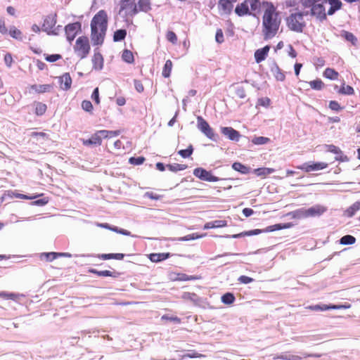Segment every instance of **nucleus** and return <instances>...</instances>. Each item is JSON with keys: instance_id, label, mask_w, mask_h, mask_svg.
<instances>
[{"instance_id": "nucleus-1", "label": "nucleus", "mask_w": 360, "mask_h": 360, "mask_svg": "<svg viewBox=\"0 0 360 360\" xmlns=\"http://www.w3.org/2000/svg\"><path fill=\"white\" fill-rule=\"evenodd\" d=\"M301 4L304 8H309L303 13L298 12L290 15L286 18V22L288 28L296 32H302L305 27V22L303 19L304 15L311 14L316 16L320 20L326 18V9L323 6L326 0H300Z\"/></svg>"}, {"instance_id": "nucleus-2", "label": "nucleus", "mask_w": 360, "mask_h": 360, "mask_svg": "<svg viewBox=\"0 0 360 360\" xmlns=\"http://www.w3.org/2000/svg\"><path fill=\"white\" fill-rule=\"evenodd\" d=\"M108 27V15L99 11L91 21V39L94 46L103 44Z\"/></svg>"}, {"instance_id": "nucleus-3", "label": "nucleus", "mask_w": 360, "mask_h": 360, "mask_svg": "<svg viewBox=\"0 0 360 360\" xmlns=\"http://www.w3.org/2000/svg\"><path fill=\"white\" fill-rule=\"evenodd\" d=\"M281 21L278 20L277 14L275 13V8L273 5L269 6L263 16V32L265 39L274 37L279 28Z\"/></svg>"}, {"instance_id": "nucleus-4", "label": "nucleus", "mask_w": 360, "mask_h": 360, "mask_svg": "<svg viewBox=\"0 0 360 360\" xmlns=\"http://www.w3.org/2000/svg\"><path fill=\"white\" fill-rule=\"evenodd\" d=\"M198 129L203 133L208 139L217 141L218 135L215 134L214 129L210 126L208 122L201 116L197 117Z\"/></svg>"}, {"instance_id": "nucleus-5", "label": "nucleus", "mask_w": 360, "mask_h": 360, "mask_svg": "<svg viewBox=\"0 0 360 360\" xmlns=\"http://www.w3.org/2000/svg\"><path fill=\"white\" fill-rule=\"evenodd\" d=\"M56 23V14H50L47 15L42 25V30L48 34H58V31L61 26L58 25L56 29H53Z\"/></svg>"}, {"instance_id": "nucleus-6", "label": "nucleus", "mask_w": 360, "mask_h": 360, "mask_svg": "<svg viewBox=\"0 0 360 360\" xmlns=\"http://www.w3.org/2000/svg\"><path fill=\"white\" fill-rule=\"evenodd\" d=\"M137 1L138 0H122L120 13H121L122 11H124V14L127 16H134L137 14Z\"/></svg>"}, {"instance_id": "nucleus-7", "label": "nucleus", "mask_w": 360, "mask_h": 360, "mask_svg": "<svg viewBox=\"0 0 360 360\" xmlns=\"http://www.w3.org/2000/svg\"><path fill=\"white\" fill-rule=\"evenodd\" d=\"M328 166V164L324 162H305L302 165H299L297 167V169H301L305 172H310L314 171H319L326 169Z\"/></svg>"}, {"instance_id": "nucleus-8", "label": "nucleus", "mask_w": 360, "mask_h": 360, "mask_svg": "<svg viewBox=\"0 0 360 360\" xmlns=\"http://www.w3.org/2000/svg\"><path fill=\"white\" fill-rule=\"evenodd\" d=\"M75 49L79 56L84 57L90 50L88 38L86 37H79L76 41Z\"/></svg>"}, {"instance_id": "nucleus-9", "label": "nucleus", "mask_w": 360, "mask_h": 360, "mask_svg": "<svg viewBox=\"0 0 360 360\" xmlns=\"http://www.w3.org/2000/svg\"><path fill=\"white\" fill-rule=\"evenodd\" d=\"M193 174L200 179L209 182H215L219 180V177L213 176L210 172L201 167L195 168L193 170Z\"/></svg>"}, {"instance_id": "nucleus-10", "label": "nucleus", "mask_w": 360, "mask_h": 360, "mask_svg": "<svg viewBox=\"0 0 360 360\" xmlns=\"http://www.w3.org/2000/svg\"><path fill=\"white\" fill-rule=\"evenodd\" d=\"M351 307L349 304H316L307 307V309L311 311H326L328 309H342Z\"/></svg>"}, {"instance_id": "nucleus-11", "label": "nucleus", "mask_w": 360, "mask_h": 360, "mask_svg": "<svg viewBox=\"0 0 360 360\" xmlns=\"http://www.w3.org/2000/svg\"><path fill=\"white\" fill-rule=\"evenodd\" d=\"M79 30H81V23L79 22L66 25L65 31L68 41L72 42Z\"/></svg>"}, {"instance_id": "nucleus-12", "label": "nucleus", "mask_w": 360, "mask_h": 360, "mask_svg": "<svg viewBox=\"0 0 360 360\" xmlns=\"http://www.w3.org/2000/svg\"><path fill=\"white\" fill-rule=\"evenodd\" d=\"M53 89V84H32L29 86V93L44 94L50 92Z\"/></svg>"}, {"instance_id": "nucleus-13", "label": "nucleus", "mask_w": 360, "mask_h": 360, "mask_svg": "<svg viewBox=\"0 0 360 360\" xmlns=\"http://www.w3.org/2000/svg\"><path fill=\"white\" fill-rule=\"evenodd\" d=\"M63 257H70L71 254L68 252H43L41 254L40 257L45 258L46 261L47 262H52L54 259Z\"/></svg>"}, {"instance_id": "nucleus-14", "label": "nucleus", "mask_w": 360, "mask_h": 360, "mask_svg": "<svg viewBox=\"0 0 360 360\" xmlns=\"http://www.w3.org/2000/svg\"><path fill=\"white\" fill-rule=\"evenodd\" d=\"M221 131L224 136H227L231 141H238L239 139V132L232 127H222Z\"/></svg>"}, {"instance_id": "nucleus-15", "label": "nucleus", "mask_w": 360, "mask_h": 360, "mask_svg": "<svg viewBox=\"0 0 360 360\" xmlns=\"http://www.w3.org/2000/svg\"><path fill=\"white\" fill-rule=\"evenodd\" d=\"M305 210L307 218H308L321 215L326 211V208L321 205H316L309 209H305Z\"/></svg>"}, {"instance_id": "nucleus-16", "label": "nucleus", "mask_w": 360, "mask_h": 360, "mask_svg": "<svg viewBox=\"0 0 360 360\" xmlns=\"http://www.w3.org/2000/svg\"><path fill=\"white\" fill-rule=\"evenodd\" d=\"M82 143L84 146H90V145L100 146V145H101L102 139L100 135V133H98V131H97L96 133H94L89 139L82 140Z\"/></svg>"}, {"instance_id": "nucleus-17", "label": "nucleus", "mask_w": 360, "mask_h": 360, "mask_svg": "<svg viewBox=\"0 0 360 360\" xmlns=\"http://www.w3.org/2000/svg\"><path fill=\"white\" fill-rule=\"evenodd\" d=\"M60 88L63 90H68L71 88L72 79L69 73H65L59 77Z\"/></svg>"}, {"instance_id": "nucleus-18", "label": "nucleus", "mask_w": 360, "mask_h": 360, "mask_svg": "<svg viewBox=\"0 0 360 360\" xmlns=\"http://www.w3.org/2000/svg\"><path fill=\"white\" fill-rule=\"evenodd\" d=\"M270 49L269 46H265L264 47L257 49L255 53V58L257 63L264 60L268 54Z\"/></svg>"}, {"instance_id": "nucleus-19", "label": "nucleus", "mask_w": 360, "mask_h": 360, "mask_svg": "<svg viewBox=\"0 0 360 360\" xmlns=\"http://www.w3.org/2000/svg\"><path fill=\"white\" fill-rule=\"evenodd\" d=\"M227 226L226 220H216L214 221L207 222L204 225V229H210L214 228H222Z\"/></svg>"}, {"instance_id": "nucleus-20", "label": "nucleus", "mask_w": 360, "mask_h": 360, "mask_svg": "<svg viewBox=\"0 0 360 360\" xmlns=\"http://www.w3.org/2000/svg\"><path fill=\"white\" fill-rule=\"evenodd\" d=\"M170 257L169 252L167 253H152L149 255V259L153 262H160L164 261Z\"/></svg>"}, {"instance_id": "nucleus-21", "label": "nucleus", "mask_w": 360, "mask_h": 360, "mask_svg": "<svg viewBox=\"0 0 360 360\" xmlns=\"http://www.w3.org/2000/svg\"><path fill=\"white\" fill-rule=\"evenodd\" d=\"M235 12L239 16H243L246 14H250L248 4L247 3V0H245L243 3L238 5L235 9Z\"/></svg>"}, {"instance_id": "nucleus-22", "label": "nucleus", "mask_w": 360, "mask_h": 360, "mask_svg": "<svg viewBox=\"0 0 360 360\" xmlns=\"http://www.w3.org/2000/svg\"><path fill=\"white\" fill-rule=\"evenodd\" d=\"M232 88L237 98L243 99L246 97V91L242 85L238 84H233Z\"/></svg>"}, {"instance_id": "nucleus-23", "label": "nucleus", "mask_w": 360, "mask_h": 360, "mask_svg": "<svg viewBox=\"0 0 360 360\" xmlns=\"http://www.w3.org/2000/svg\"><path fill=\"white\" fill-rule=\"evenodd\" d=\"M232 168L243 174H247L250 173V168L239 162H236L232 165Z\"/></svg>"}, {"instance_id": "nucleus-24", "label": "nucleus", "mask_w": 360, "mask_h": 360, "mask_svg": "<svg viewBox=\"0 0 360 360\" xmlns=\"http://www.w3.org/2000/svg\"><path fill=\"white\" fill-rule=\"evenodd\" d=\"M98 257L101 259H117V260H122L124 257V255L122 253H110V254H101L98 255Z\"/></svg>"}, {"instance_id": "nucleus-25", "label": "nucleus", "mask_w": 360, "mask_h": 360, "mask_svg": "<svg viewBox=\"0 0 360 360\" xmlns=\"http://www.w3.org/2000/svg\"><path fill=\"white\" fill-rule=\"evenodd\" d=\"M253 172L257 176H262V177L264 178L266 176H268V175L272 174L273 172H274V169H273V168H267V167H261V168L255 169L253 170Z\"/></svg>"}, {"instance_id": "nucleus-26", "label": "nucleus", "mask_w": 360, "mask_h": 360, "mask_svg": "<svg viewBox=\"0 0 360 360\" xmlns=\"http://www.w3.org/2000/svg\"><path fill=\"white\" fill-rule=\"evenodd\" d=\"M219 7L224 11V13H229L233 8V4L229 0H219Z\"/></svg>"}, {"instance_id": "nucleus-27", "label": "nucleus", "mask_w": 360, "mask_h": 360, "mask_svg": "<svg viewBox=\"0 0 360 360\" xmlns=\"http://www.w3.org/2000/svg\"><path fill=\"white\" fill-rule=\"evenodd\" d=\"M89 273L94 274L97 275L98 276H110V277H116L115 271H110L109 270L104 271H98L95 269H89L88 270Z\"/></svg>"}, {"instance_id": "nucleus-28", "label": "nucleus", "mask_w": 360, "mask_h": 360, "mask_svg": "<svg viewBox=\"0 0 360 360\" xmlns=\"http://www.w3.org/2000/svg\"><path fill=\"white\" fill-rule=\"evenodd\" d=\"M138 13L139 11L148 12L150 10V0H138L137 1Z\"/></svg>"}, {"instance_id": "nucleus-29", "label": "nucleus", "mask_w": 360, "mask_h": 360, "mask_svg": "<svg viewBox=\"0 0 360 360\" xmlns=\"http://www.w3.org/2000/svg\"><path fill=\"white\" fill-rule=\"evenodd\" d=\"M326 150L328 152L334 153L335 155H340V157H335L336 160L343 161L344 160L342 158V151L336 146L330 144L326 146Z\"/></svg>"}, {"instance_id": "nucleus-30", "label": "nucleus", "mask_w": 360, "mask_h": 360, "mask_svg": "<svg viewBox=\"0 0 360 360\" xmlns=\"http://www.w3.org/2000/svg\"><path fill=\"white\" fill-rule=\"evenodd\" d=\"M200 278V277L198 276H188L186 274L179 273L176 274V277L174 280L179 281H188L198 280Z\"/></svg>"}, {"instance_id": "nucleus-31", "label": "nucleus", "mask_w": 360, "mask_h": 360, "mask_svg": "<svg viewBox=\"0 0 360 360\" xmlns=\"http://www.w3.org/2000/svg\"><path fill=\"white\" fill-rule=\"evenodd\" d=\"M98 133L101 136V139H110L112 137L117 136L120 134L121 131L120 130L115 131H108V130H99Z\"/></svg>"}, {"instance_id": "nucleus-32", "label": "nucleus", "mask_w": 360, "mask_h": 360, "mask_svg": "<svg viewBox=\"0 0 360 360\" xmlns=\"http://www.w3.org/2000/svg\"><path fill=\"white\" fill-rule=\"evenodd\" d=\"M341 36L347 41L351 42L354 46H355L357 43V38L352 32L342 31Z\"/></svg>"}, {"instance_id": "nucleus-33", "label": "nucleus", "mask_w": 360, "mask_h": 360, "mask_svg": "<svg viewBox=\"0 0 360 360\" xmlns=\"http://www.w3.org/2000/svg\"><path fill=\"white\" fill-rule=\"evenodd\" d=\"M127 35V31L124 29L116 30L113 34L114 41H121L124 39Z\"/></svg>"}, {"instance_id": "nucleus-34", "label": "nucleus", "mask_w": 360, "mask_h": 360, "mask_svg": "<svg viewBox=\"0 0 360 360\" xmlns=\"http://www.w3.org/2000/svg\"><path fill=\"white\" fill-rule=\"evenodd\" d=\"M288 215L291 216L294 219H302L307 218L305 209H298L288 213Z\"/></svg>"}, {"instance_id": "nucleus-35", "label": "nucleus", "mask_w": 360, "mask_h": 360, "mask_svg": "<svg viewBox=\"0 0 360 360\" xmlns=\"http://www.w3.org/2000/svg\"><path fill=\"white\" fill-rule=\"evenodd\" d=\"M235 301V297L233 293L226 292L221 297V302L226 304H231Z\"/></svg>"}, {"instance_id": "nucleus-36", "label": "nucleus", "mask_w": 360, "mask_h": 360, "mask_svg": "<svg viewBox=\"0 0 360 360\" xmlns=\"http://www.w3.org/2000/svg\"><path fill=\"white\" fill-rule=\"evenodd\" d=\"M323 75L328 79L334 80L338 79L339 74L335 69H326Z\"/></svg>"}, {"instance_id": "nucleus-37", "label": "nucleus", "mask_w": 360, "mask_h": 360, "mask_svg": "<svg viewBox=\"0 0 360 360\" xmlns=\"http://www.w3.org/2000/svg\"><path fill=\"white\" fill-rule=\"evenodd\" d=\"M47 109V106L46 104L38 102L35 105V113L37 115H44Z\"/></svg>"}, {"instance_id": "nucleus-38", "label": "nucleus", "mask_w": 360, "mask_h": 360, "mask_svg": "<svg viewBox=\"0 0 360 360\" xmlns=\"http://www.w3.org/2000/svg\"><path fill=\"white\" fill-rule=\"evenodd\" d=\"M290 226H291V225L290 224H274V225L268 226L266 229V231H274L281 230L283 229H288V228H290Z\"/></svg>"}, {"instance_id": "nucleus-39", "label": "nucleus", "mask_w": 360, "mask_h": 360, "mask_svg": "<svg viewBox=\"0 0 360 360\" xmlns=\"http://www.w3.org/2000/svg\"><path fill=\"white\" fill-rule=\"evenodd\" d=\"M270 141V139L264 136H255L252 143L255 145H264Z\"/></svg>"}, {"instance_id": "nucleus-40", "label": "nucleus", "mask_w": 360, "mask_h": 360, "mask_svg": "<svg viewBox=\"0 0 360 360\" xmlns=\"http://www.w3.org/2000/svg\"><path fill=\"white\" fill-rule=\"evenodd\" d=\"M356 242V238L351 235H346L341 238L340 243L342 245H352Z\"/></svg>"}, {"instance_id": "nucleus-41", "label": "nucleus", "mask_w": 360, "mask_h": 360, "mask_svg": "<svg viewBox=\"0 0 360 360\" xmlns=\"http://www.w3.org/2000/svg\"><path fill=\"white\" fill-rule=\"evenodd\" d=\"M193 152V146L191 144L188 146V148L186 149L179 150L178 153L183 158H187L192 155Z\"/></svg>"}, {"instance_id": "nucleus-42", "label": "nucleus", "mask_w": 360, "mask_h": 360, "mask_svg": "<svg viewBox=\"0 0 360 360\" xmlns=\"http://www.w3.org/2000/svg\"><path fill=\"white\" fill-rule=\"evenodd\" d=\"M0 297L6 300H17L19 297V295L13 292H6L2 291L0 292Z\"/></svg>"}, {"instance_id": "nucleus-43", "label": "nucleus", "mask_w": 360, "mask_h": 360, "mask_svg": "<svg viewBox=\"0 0 360 360\" xmlns=\"http://www.w3.org/2000/svg\"><path fill=\"white\" fill-rule=\"evenodd\" d=\"M360 210V202H356L352 205H351L347 210V213L348 216L352 217L353 216L356 212Z\"/></svg>"}, {"instance_id": "nucleus-44", "label": "nucleus", "mask_w": 360, "mask_h": 360, "mask_svg": "<svg viewBox=\"0 0 360 360\" xmlns=\"http://www.w3.org/2000/svg\"><path fill=\"white\" fill-rule=\"evenodd\" d=\"M122 58L123 60L128 63H131L134 61V55L132 52L127 49L123 51Z\"/></svg>"}, {"instance_id": "nucleus-45", "label": "nucleus", "mask_w": 360, "mask_h": 360, "mask_svg": "<svg viewBox=\"0 0 360 360\" xmlns=\"http://www.w3.org/2000/svg\"><path fill=\"white\" fill-rule=\"evenodd\" d=\"M309 84L311 88L315 90H321L324 86L323 82L319 79L311 81Z\"/></svg>"}, {"instance_id": "nucleus-46", "label": "nucleus", "mask_w": 360, "mask_h": 360, "mask_svg": "<svg viewBox=\"0 0 360 360\" xmlns=\"http://www.w3.org/2000/svg\"><path fill=\"white\" fill-rule=\"evenodd\" d=\"M167 168L172 171V172H177V171H180V170H184L185 169H186L187 166L186 165H182V164H177V163H175V164H173V165H167Z\"/></svg>"}, {"instance_id": "nucleus-47", "label": "nucleus", "mask_w": 360, "mask_h": 360, "mask_svg": "<svg viewBox=\"0 0 360 360\" xmlns=\"http://www.w3.org/2000/svg\"><path fill=\"white\" fill-rule=\"evenodd\" d=\"M274 359H279L283 360H301L302 358L297 355L285 354L274 357Z\"/></svg>"}, {"instance_id": "nucleus-48", "label": "nucleus", "mask_w": 360, "mask_h": 360, "mask_svg": "<svg viewBox=\"0 0 360 360\" xmlns=\"http://www.w3.org/2000/svg\"><path fill=\"white\" fill-rule=\"evenodd\" d=\"M262 232L261 229H255L249 231H245L243 233H240L239 234H236L233 236V238H238L240 236H252V235H257Z\"/></svg>"}, {"instance_id": "nucleus-49", "label": "nucleus", "mask_w": 360, "mask_h": 360, "mask_svg": "<svg viewBox=\"0 0 360 360\" xmlns=\"http://www.w3.org/2000/svg\"><path fill=\"white\" fill-rule=\"evenodd\" d=\"M9 34L13 38L21 39L22 32L14 26L10 27Z\"/></svg>"}, {"instance_id": "nucleus-50", "label": "nucleus", "mask_w": 360, "mask_h": 360, "mask_svg": "<svg viewBox=\"0 0 360 360\" xmlns=\"http://www.w3.org/2000/svg\"><path fill=\"white\" fill-rule=\"evenodd\" d=\"M271 100L268 97L260 98L257 100V106L267 108L270 105Z\"/></svg>"}, {"instance_id": "nucleus-51", "label": "nucleus", "mask_w": 360, "mask_h": 360, "mask_svg": "<svg viewBox=\"0 0 360 360\" xmlns=\"http://www.w3.org/2000/svg\"><path fill=\"white\" fill-rule=\"evenodd\" d=\"M272 72L278 81H283L285 79V75L281 71V69H272Z\"/></svg>"}, {"instance_id": "nucleus-52", "label": "nucleus", "mask_w": 360, "mask_h": 360, "mask_svg": "<svg viewBox=\"0 0 360 360\" xmlns=\"http://www.w3.org/2000/svg\"><path fill=\"white\" fill-rule=\"evenodd\" d=\"M82 108L84 110L86 111V112H91L93 111V105L92 103H91V101H87V100H85V101H83L82 103Z\"/></svg>"}, {"instance_id": "nucleus-53", "label": "nucleus", "mask_w": 360, "mask_h": 360, "mask_svg": "<svg viewBox=\"0 0 360 360\" xmlns=\"http://www.w3.org/2000/svg\"><path fill=\"white\" fill-rule=\"evenodd\" d=\"M248 7L250 6L252 11H257L260 6V2L259 0H247Z\"/></svg>"}, {"instance_id": "nucleus-54", "label": "nucleus", "mask_w": 360, "mask_h": 360, "mask_svg": "<svg viewBox=\"0 0 360 360\" xmlns=\"http://www.w3.org/2000/svg\"><path fill=\"white\" fill-rule=\"evenodd\" d=\"M167 39L172 43L173 44H176L177 42V37L176 34L172 31H168L166 34Z\"/></svg>"}, {"instance_id": "nucleus-55", "label": "nucleus", "mask_w": 360, "mask_h": 360, "mask_svg": "<svg viewBox=\"0 0 360 360\" xmlns=\"http://www.w3.org/2000/svg\"><path fill=\"white\" fill-rule=\"evenodd\" d=\"M129 162L134 165H139L143 163L145 161V158L143 157H138V158H130Z\"/></svg>"}, {"instance_id": "nucleus-56", "label": "nucleus", "mask_w": 360, "mask_h": 360, "mask_svg": "<svg viewBox=\"0 0 360 360\" xmlns=\"http://www.w3.org/2000/svg\"><path fill=\"white\" fill-rule=\"evenodd\" d=\"M145 196L152 200H160L162 195H158L154 192L148 191L145 193Z\"/></svg>"}, {"instance_id": "nucleus-57", "label": "nucleus", "mask_w": 360, "mask_h": 360, "mask_svg": "<svg viewBox=\"0 0 360 360\" xmlns=\"http://www.w3.org/2000/svg\"><path fill=\"white\" fill-rule=\"evenodd\" d=\"M340 92L343 94L352 95L354 94V89L350 86H342Z\"/></svg>"}, {"instance_id": "nucleus-58", "label": "nucleus", "mask_w": 360, "mask_h": 360, "mask_svg": "<svg viewBox=\"0 0 360 360\" xmlns=\"http://www.w3.org/2000/svg\"><path fill=\"white\" fill-rule=\"evenodd\" d=\"M215 39L219 44H221L224 41L223 32L221 29L217 30Z\"/></svg>"}, {"instance_id": "nucleus-59", "label": "nucleus", "mask_w": 360, "mask_h": 360, "mask_svg": "<svg viewBox=\"0 0 360 360\" xmlns=\"http://www.w3.org/2000/svg\"><path fill=\"white\" fill-rule=\"evenodd\" d=\"M91 98L94 101V102L96 103V104H99L100 103V98H99V90H98V88L96 87L92 94H91Z\"/></svg>"}, {"instance_id": "nucleus-60", "label": "nucleus", "mask_w": 360, "mask_h": 360, "mask_svg": "<svg viewBox=\"0 0 360 360\" xmlns=\"http://www.w3.org/2000/svg\"><path fill=\"white\" fill-rule=\"evenodd\" d=\"M329 108L331 110H335V111H339L341 110V107H340V104L338 103V102H337L335 101H330Z\"/></svg>"}, {"instance_id": "nucleus-61", "label": "nucleus", "mask_w": 360, "mask_h": 360, "mask_svg": "<svg viewBox=\"0 0 360 360\" xmlns=\"http://www.w3.org/2000/svg\"><path fill=\"white\" fill-rule=\"evenodd\" d=\"M253 278L247 276H240L238 278V281L241 283L248 284L253 281Z\"/></svg>"}, {"instance_id": "nucleus-62", "label": "nucleus", "mask_w": 360, "mask_h": 360, "mask_svg": "<svg viewBox=\"0 0 360 360\" xmlns=\"http://www.w3.org/2000/svg\"><path fill=\"white\" fill-rule=\"evenodd\" d=\"M61 58V56L60 54H52V55H47L45 58V59L49 62H55L60 59Z\"/></svg>"}, {"instance_id": "nucleus-63", "label": "nucleus", "mask_w": 360, "mask_h": 360, "mask_svg": "<svg viewBox=\"0 0 360 360\" xmlns=\"http://www.w3.org/2000/svg\"><path fill=\"white\" fill-rule=\"evenodd\" d=\"M134 86H135L136 90L139 93H141L144 90L143 84L139 80H134Z\"/></svg>"}, {"instance_id": "nucleus-64", "label": "nucleus", "mask_w": 360, "mask_h": 360, "mask_svg": "<svg viewBox=\"0 0 360 360\" xmlns=\"http://www.w3.org/2000/svg\"><path fill=\"white\" fill-rule=\"evenodd\" d=\"M328 3L330 6L339 10L342 6V3L340 0H328Z\"/></svg>"}]
</instances>
